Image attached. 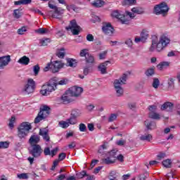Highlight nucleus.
I'll list each match as a JSON object with an SVG mask.
<instances>
[{
  "label": "nucleus",
  "instance_id": "obj_64",
  "mask_svg": "<svg viewBox=\"0 0 180 180\" xmlns=\"http://www.w3.org/2000/svg\"><path fill=\"white\" fill-rule=\"evenodd\" d=\"M86 180H94L95 179V176L94 175H90L86 173Z\"/></svg>",
  "mask_w": 180,
  "mask_h": 180
},
{
  "label": "nucleus",
  "instance_id": "obj_24",
  "mask_svg": "<svg viewBox=\"0 0 180 180\" xmlns=\"http://www.w3.org/2000/svg\"><path fill=\"white\" fill-rule=\"evenodd\" d=\"M105 4L106 3L102 0H96L91 3L92 6H94V8H102Z\"/></svg>",
  "mask_w": 180,
  "mask_h": 180
},
{
  "label": "nucleus",
  "instance_id": "obj_3",
  "mask_svg": "<svg viewBox=\"0 0 180 180\" xmlns=\"http://www.w3.org/2000/svg\"><path fill=\"white\" fill-rule=\"evenodd\" d=\"M56 89H57V77H53L41 86L40 94L42 96H49Z\"/></svg>",
  "mask_w": 180,
  "mask_h": 180
},
{
  "label": "nucleus",
  "instance_id": "obj_1",
  "mask_svg": "<svg viewBox=\"0 0 180 180\" xmlns=\"http://www.w3.org/2000/svg\"><path fill=\"white\" fill-rule=\"evenodd\" d=\"M171 43V39L165 34L161 35L159 39L155 37L152 40V44L149 49L150 51H162L164 49L168 47Z\"/></svg>",
  "mask_w": 180,
  "mask_h": 180
},
{
  "label": "nucleus",
  "instance_id": "obj_5",
  "mask_svg": "<svg viewBox=\"0 0 180 180\" xmlns=\"http://www.w3.org/2000/svg\"><path fill=\"white\" fill-rule=\"evenodd\" d=\"M127 79V75L124 74L121 78L119 79H115L114 81V88L116 92L117 96H122L124 94L123 88L122 85L126 84V81Z\"/></svg>",
  "mask_w": 180,
  "mask_h": 180
},
{
  "label": "nucleus",
  "instance_id": "obj_53",
  "mask_svg": "<svg viewBox=\"0 0 180 180\" xmlns=\"http://www.w3.org/2000/svg\"><path fill=\"white\" fill-rule=\"evenodd\" d=\"M44 118L43 117V116L39 114V112L38 113V115L37 116V117L34 120V123H40V122H41V120H43Z\"/></svg>",
  "mask_w": 180,
  "mask_h": 180
},
{
  "label": "nucleus",
  "instance_id": "obj_58",
  "mask_svg": "<svg viewBox=\"0 0 180 180\" xmlns=\"http://www.w3.org/2000/svg\"><path fill=\"white\" fill-rule=\"evenodd\" d=\"M33 71H34V75H37L39 74V72L40 71V66H39L38 65H34L33 68Z\"/></svg>",
  "mask_w": 180,
  "mask_h": 180
},
{
  "label": "nucleus",
  "instance_id": "obj_57",
  "mask_svg": "<svg viewBox=\"0 0 180 180\" xmlns=\"http://www.w3.org/2000/svg\"><path fill=\"white\" fill-rule=\"evenodd\" d=\"M117 119V115L116 114H111L108 118V122H115Z\"/></svg>",
  "mask_w": 180,
  "mask_h": 180
},
{
  "label": "nucleus",
  "instance_id": "obj_2",
  "mask_svg": "<svg viewBox=\"0 0 180 180\" xmlns=\"http://www.w3.org/2000/svg\"><path fill=\"white\" fill-rule=\"evenodd\" d=\"M112 18L118 19L122 25H129L131 22V19H134V13H131L130 11H126L125 14L119 13L117 11H114L111 13Z\"/></svg>",
  "mask_w": 180,
  "mask_h": 180
},
{
  "label": "nucleus",
  "instance_id": "obj_21",
  "mask_svg": "<svg viewBox=\"0 0 180 180\" xmlns=\"http://www.w3.org/2000/svg\"><path fill=\"white\" fill-rule=\"evenodd\" d=\"M110 61H105L101 64H100L98 67V71L101 72V74H106V69L108 68V64H109Z\"/></svg>",
  "mask_w": 180,
  "mask_h": 180
},
{
  "label": "nucleus",
  "instance_id": "obj_17",
  "mask_svg": "<svg viewBox=\"0 0 180 180\" xmlns=\"http://www.w3.org/2000/svg\"><path fill=\"white\" fill-rule=\"evenodd\" d=\"M39 115H41L44 119H46L49 115H50V108L47 105H44L40 108Z\"/></svg>",
  "mask_w": 180,
  "mask_h": 180
},
{
  "label": "nucleus",
  "instance_id": "obj_47",
  "mask_svg": "<svg viewBox=\"0 0 180 180\" xmlns=\"http://www.w3.org/2000/svg\"><path fill=\"white\" fill-rule=\"evenodd\" d=\"M89 55L88 49H82L80 51V57H85V58Z\"/></svg>",
  "mask_w": 180,
  "mask_h": 180
},
{
  "label": "nucleus",
  "instance_id": "obj_42",
  "mask_svg": "<svg viewBox=\"0 0 180 180\" xmlns=\"http://www.w3.org/2000/svg\"><path fill=\"white\" fill-rule=\"evenodd\" d=\"M17 178L18 179H29V174L27 173L18 174Z\"/></svg>",
  "mask_w": 180,
  "mask_h": 180
},
{
  "label": "nucleus",
  "instance_id": "obj_49",
  "mask_svg": "<svg viewBox=\"0 0 180 180\" xmlns=\"http://www.w3.org/2000/svg\"><path fill=\"white\" fill-rule=\"evenodd\" d=\"M67 82H68L67 79H62L58 81V78H57V85H67Z\"/></svg>",
  "mask_w": 180,
  "mask_h": 180
},
{
  "label": "nucleus",
  "instance_id": "obj_19",
  "mask_svg": "<svg viewBox=\"0 0 180 180\" xmlns=\"http://www.w3.org/2000/svg\"><path fill=\"white\" fill-rule=\"evenodd\" d=\"M39 136H41L45 141H49L50 136H49V129L42 128L39 130Z\"/></svg>",
  "mask_w": 180,
  "mask_h": 180
},
{
  "label": "nucleus",
  "instance_id": "obj_51",
  "mask_svg": "<svg viewBox=\"0 0 180 180\" xmlns=\"http://www.w3.org/2000/svg\"><path fill=\"white\" fill-rule=\"evenodd\" d=\"M79 131H82V132L86 131V125H85V124H84V123L79 124Z\"/></svg>",
  "mask_w": 180,
  "mask_h": 180
},
{
  "label": "nucleus",
  "instance_id": "obj_46",
  "mask_svg": "<svg viewBox=\"0 0 180 180\" xmlns=\"http://www.w3.org/2000/svg\"><path fill=\"white\" fill-rule=\"evenodd\" d=\"M145 74L146 77H153L154 75V68L148 69Z\"/></svg>",
  "mask_w": 180,
  "mask_h": 180
},
{
  "label": "nucleus",
  "instance_id": "obj_29",
  "mask_svg": "<svg viewBox=\"0 0 180 180\" xmlns=\"http://www.w3.org/2000/svg\"><path fill=\"white\" fill-rule=\"evenodd\" d=\"M137 1L136 0H124L122 2L123 6H131V5H136Z\"/></svg>",
  "mask_w": 180,
  "mask_h": 180
},
{
  "label": "nucleus",
  "instance_id": "obj_16",
  "mask_svg": "<svg viewBox=\"0 0 180 180\" xmlns=\"http://www.w3.org/2000/svg\"><path fill=\"white\" fill-rule=\"evenodd\" d=\"M61 101L63 102V103H70L72 102V96L71 94H68V90H67L61 96Z\"/></svg>",
  "mask_w": 180,
  "mask_h": 180
},
{
  "label": "nucleus",
  "instance_id": "obj_48",
  "mask_svg": "<svg viewBox=\"0 0 180 180\" xmlns=\"http://www.w3.org/2000/svg\"><path fill=\"white\" fill-rule=\"evenodd\" d=\"M48 30L46 28H39L38 30H35V33H39V34H44L47 33Z\"/></svg>",
  "mask_w": 180,
  "mask_h": 180
},
{
  "label": "nucleus",
  "instance_id": "obj_35",
  "mask_svg": "<svg viewBox=\"0 0 180 180\" xmlns=\"http://www.w3.org/2000/svg\"><path fill=\"white\" fill-rule=\"evenodd\" d=\"M58 126L59 127H61L62 129H67L68 127H70V124H68V122L67 121H60L58 122Z\"/></svg>",
  "mask_w": 180,
  "mask_h": 180
},
{
  "label": "nucleus",
  "instance_id": "obj_44",
  "mask_svg": "<svg viewBox=\"0 0 180 180\" xmlns=\"http://www.w3.org/2000/svg\"><path fill=\"white\" fill-rule=\"evenodd\" d=\"M131 12H132L131 13H134V16H136L134 13H137L138 15H141V13H143V11H141V9L137 7L133 8L131 9Z\"/></svg>",
  "mask_w": 180,
  "mask_h": 180
},
{
  "label": "nucleus",
  "instance_id": "obj_50",
  "mask_svg": "<svg viewBox=\"0 0 180 180\" xmlns=\"http://www.w3.org/2000/svg\"><path fill=\"white\" fill-rule=\"evenodd\" d=\"M108 54V51H104L99 53L98 57L100 60H105L106 58V55Z\"/></svg>",
  "mask_w": 180,
  "mask_h": 180
},
{
  "label": "nucleus",
  "instance_id": "obj_31",
  "mask_svg": "<svg viewBox=\"0 0 180 180\" xmlns=\"http://www.w3.org/2000/svg\"><path fill=\"white\" fill-rule=\"evenodd\" d=\"M56 56L58 57V58H64V57H65V49L64 48L58 49Z\"/></svg>",
  "mask_w": 180,
  "mask_h": 180
},
{
  "label": "nucleus",
  "instance_id": "obj_4",
  "mask_svg": "<svg viewBox=\"0 0 180 180\" xmlns=\"http://www.w3.org/2000/svg\"><path fill=\"white\" fill-rule=\"evenodd\" d=\"M32 130V124L28 122L21 123L18 127V137L20 140H25Z\"/></svg>",
  "mask_w": 180,
  "mask_h": 180
},
{
  "label": "nucleus",
  "instance_id": "obj_45",
  "mask_svg": "<svg viewBox=\"0 0 180 180\" xmlns=\"http://www.w3.org/2000/svg\"><path fill=\"white\" fill-rule=\"evenodd\" d=\"M26 32H27V27H22L21 28L18 29L17 32L18 34H25V33H26Z\"/></svg>",
  "mask_w": 180,
  "mask_h": 180
},
{
  "label": "nucleus",
  "instance_id": "obj_13",
  "mask_svg": "<svg viewBox=\"0 0 180 180\" xmlns=\"http://www.w3.org/2000/svg\"><path fill=\"white\" fill-rule=\"evenodd\" d=\"M102 30L103 33L108 36H112L113 32H115V29L112 27L110 23H104L102 27Z\"/></svg>",
  "mask_w": 180,
  "mask_h": 180
},
{
  "label": "nucleus",
  "instance_id": "obj_55",
  "mask_svg": "<svg viewBox=\"0 0 180 180\" xmlns=\"http://www.w3.org/2000/svg\"><path fill=\"white\" fill-rule=\"evenodd\" d=\"M125 44H127V46H128V47H129V49H131L133 47V40H131V39H127L125 41Z\"/></svg>",
  "mask_w": 180,
  "mask_h": 180
},
{
  "label": "nucleus",
  "instance_id": "obj_6",
  "mask_svg": "<svg viewBox=\"0 0 180 180\" xmlns=\"http://www.w3.org/2000/svg\"><path fill=\"white\" fill-rule=\"evenodd\" d=\"M49 6L51 9H53L52 11L48 12L49 16L54 18L55 19H61V17L64 13V9L51 4H49Z\"/></svg>",
  "mask_w": 180,
  "mask_h": 180
},
{
  "label": "nucleus",
  "instance_id": "obj_52",
  "mask_svg": "<svg viewBox=\"0 0 180 180\" xmlns=\"http://www.w3.org/2000/svg\"><path fill=\"white\" fill-rule=\"evenodd\" d=\"M15 120V117H11L8 123V127H10V129H12L14 127Z\"/></svg>",
  "mask_w": 180,
  "mask_h": 180
},
{
  "label": "nucleus",
  "instance_id": "obj_38",
  "mask_svg": "<svg viewBox=\"0 0 180 180\" xmlns=\"http://www.w3.org/2000/svg\"><path fill=\"white\" fill-rule=\"evenodd\" d=\"M13 16L15 18V19H19L22 16V13L20 9H15L13 11Z\"/></svg>",
  "mask_w": 180,
  "mask_h": 180
},
{
  "label": "nucleus",
  "instance_id": "obj_40",
  "mask_svg": "<svg viewBox=\"0 0 180 180\" xmlns=\"http://www.w3.org/2000/svg\"><path fill=\"white\" fill-rule=\"evenodd\" d=\"M66 120L68 121L69 126L70 124H72V125L77 124V118H75L72 115H71V117Z\"/></svg>",
  "mask_w": 180,
  "mask_h": 180
},
{
  "label": "nucleus",
  "instance_id": "obj_15",
  "mask_svg": "<svg viewBox=\"0 0 180 180\" xmlns=\"http://www.w3.org/2000/svg\"><path fill=\"white\" fill-rule=\"evenodd\" d=\"M9 63H11V56L0 57V70H3Z\"/></svg>",
  "mask_w": 180,
  "mask_h": 180
},
{
  "label": "nucleus",
  "instance_id": "obj_7",
  "mask_svg": "<svg viewBox=\"0 0 180 180\" xmlns=\"http://www.w3.org/2000/svg\"><path fill=\"white\" fill-rule=\"evenodd\" d=\"M36 88V82L33 79H28L27 84L24 86L22 89V93L24 95H30L34 92V89Z\"/></svg>",
  "mask_w": 180,
  "mask_h": 180
},
{
  "label": "nucleus",
  "instance_id": "obj_63",
  "mask_svg": "<svg viewBox=\"0 0 180 180\" xmlns=\"http://www.w3.org/2000/svg\"><path fill=\"white\" fill-rule=\"evenodd\" d=\"M66 8L68 10V11H75V6L74 5H68L67 3H66Z\"/></svg>",
  "mask_w": 180,
  "mask_h": 180
},
{
  "label": "nucleus",
  "instance_id": "obj_28",
  "mask_svg": "<svg viewBox=\"0 0 180 180\" xmlns=\"http://www.w3.org/2000/svg\"><path fill=\"white\" fill-rule=\"evenodd\" d=\"M67 61V66L68 67H71L72 68H74L77 67V60L72 58H68L66 60Z\"/></svg>",
  "mask_w": 180,
  "mask_h": 180
},
{
  "label": "nucleus",
  "instance_id": "obj_11",
  "mask_svg": "<svg viewBox=\"0 0 180 180\" xmlns=\"http://www.w3.org/2000/svg\"><path fill=\"white\" fill-rule=\"evenodd\" d=\"M66 30H70L74 35L79 34L81 31V27L77 24V21L73 20L70 21V24L68 27H66Z\"/></svg>",
  "mask_w": 180,
  "mask_h": 180
},
{
  "label": "nucleus",
  "instance_id": "obj_18",
  "mask_svg": "<svg viewBox=\"0 0 180 180\" xmlns=\"http://www.w3.org/2000/svg\"><path fill=\"white\" fill-rule=\"evenodd\" d=\"M30 146H39L38 143H40V136L39 135H32L29 139Z\"/></svg>",
  "mask_w": 180,
  "mask_h": 180
},
{
  "label": "nucleus",
  "instance_id": "obj_39",
  "mask_svg": "<svg viewBox=\"0 0 180 180\" xmlns=\"http://www.w3.org/2000/svg\"><path fill=\"white\" fill-rule=\"evenodd\" d=\"M9 144L8 141H0V150L8 148Z\"/></svg>",
  "mask_w": 180,
  "mask_h": 180
},
{
  "label": "nucleus",
  "instance_id": "obj_20",
  "mask_svg": "<svg viewBox=\"0 0 180 180\" xmlns=\"http://www.w3.org/2000/svg\"><path fill=\"white\" fill-rule=\"evenodd\" d=\"M161 110H167L168 112L174 109V104L171 102L165 103L160 108Z\"/></svg>",
  "mask_w": 180,
  "mask_h": 180
},
{
  "label": "nucleus",
  "instance_id": "obj_27",
  "mask_svg": "<svg viewBox=\"0 0 180 180\" xmlns=\"http://www.w3.org/2000/svg\"><path fill=\"white\" fill-rule=\"evenodd\" d=\"M148 31L147 30H143L141 32L140 34V37L141 38V39L143 41L144 43H146V41H147V39H148Z\"/></svg>",
  "mask_w": 180,
  "mask_h": 180
},
{
  "label": "nucleus",
  "instance_id": "obj_33",
  "mask_svg": "<svg viewBox=\"0 0 180 180\" xmlns=\"http://www.w3.org/2000/svg\"><path fill=\"white\" fill-rule=\"evenodd\" d=\"M86 63L87 64H94L95 63V58L91 54L87 55L85 58Z\"/></svg>",
  "mask_w": 180,
  "mask_h": 180
},
{
  "label": "nucleus",
  "instance_id": "obj_54",
  "mask_svg": "<svg viewBox=\"0 0 180 180\" xmlns=\"http://www.w3.org/2000/svg\"><path fill=\"white\" fill-rule=\"evenodd\" d=\"M148 109H149L150 113H154L157 112L158 108H157V105H152L149 106Z\"/></svg>",
  "mask_w": 180,
  "mask_h": 180
},
{
  "label": "nucleus",
  "instance_id": "obj_59",
  "mask_svg": "<svg viewBox=\"0 0 180 180\" xmlns=\"http://www.w3.org/2000/svg\"><path fill=\"white\" fill-rule=\"evenodd\" d=\"M58 152V148H55L52 150H51L50 155H51V157H54V155H56V154H57Z\"/></svg>",
  "mask_w": 180,
  "mask_h": 180
},
{
  "label": "nucleus",
  "instance_id": "obj_62",
  "mask_svg": "<svg viewBox=\"0 0 180 180\" xmlns=\"http://www.w3.org/2000/svg\"><path fill=\"white\" fill-rule=\"evenodd\" d=\"M86 40H87V41H94V35H92L91 34H87Z\"/></svg>",
  "mask_w": 180,
  "mask_h": 180
},
{
  "label": "nucleus",
  "instance_id": "obj_37",
  "mask_svg": "<svg viewBox=\"0 0 180 180\" xmlns=\"http://www.w3.org/2000/svg\"><path fill=\"white\" fill-rule=\"evenodd\" d=\"M82 112L81 110H72V112H71V116H72L73 117L76 118L77 117H79V116H81Z\"/></svg>",
  "mask_w": 180,
  "mask_h": 180
},
{
  "label": "nucleus",
  "instance_id": "obj_22",
  "mask_svg": "<svg viewBox=\"0 0 180 180\" xmlns=\"http://www.w3.org/2000/svg\"><path fill=\"white\" fill-rule=\"evenodd\" d=\"M171 63L168 61L160 62L156 67L159 71H162V70H165V68H168Z\"/></svg>",
  "mask_w": 180,
  "mask_h": 180
},
{
  "label": "nucleus",
  "instance_id": "obj_60",
  "mask_svg": "<svg viewBox=\"0 0 180 180\" xmlns=\"http://www.w3.org/2000/svg\"><path fill=\"white\" fill-rule=\"evenodd\" d=\"M134 43L139 44V43H144V42L141 39V37H136L134 39Z\"/></svg>",
  "mask_w": 180,
  "mask_h": 180
},
{
  "label": "nucleus",
  "instance_id": "obj_56",
  "mask_svg": "<svg viewBox=\"0 0 180 180\" xmlns=\"http://www.w3.org/2000/svg\"><path fill=\"white\" fill-rule=\"evenodd\" d=\"M86 172L85 171H82L77 174V178H79V179H82V178H84V176H86Z\"/></svg>",
  "mask_w": 180,
  "mask_h": 180
},
{
  "label": "nucleus",
  "instance_id": "obj_25",
  "mask_svg": "<svg viewBox=\"0 0 180 180\" xmlns=\"http://www.w3.org/2000/svg\"><path fill=\"white\" fill-rule=\"evenodd\" d=\"M18 63L22 65H28L29 63H30V59L27 56H24L18 60Z\"/></svg>",
  "mask_w": 180,
  "mask_h": 180
},
{
  "label": "nucleus",
  "instance_id": "obj_9",
  "mask_svg": "<svg viewBox=\"0 0 180 180\" xmlns=\"http://www.w3.org/2000/svg\"><path fill=\"white\" fill-rule=\"evenodd\" d=\"M29 153L34 158H39L43 154V148H41V146L40 145L30 146Z\"/></svg>",
  "mask_w": 180,
  "mask_h": 180
},
{
  "label": "nucleus",
  "instance_id": "obj_34",
  "mask_svg": "<svg viewBox=\"0 0 180 180\" xmlns=\"http://www.w3.org/2000/svg\"><path fill=\"white\" fill-rule=\"evenodd\" d=\"M149 117H150V119H154L155 120H160V119H161V115L155 112H149Z\"/></svg>",
  "mask_w": 180,
  "mask_h": 180
},
{
  "label": "nucleus",
  "instance_id": "obj_26",
  "mask_svg": "<svg viewBox=\"0 0 180 180\" xmlns=\"http://www.w3.org/2000/svg\"><path fill=\"white\" fill-rule=\"evenodd\" d=\"M139 139L142 141H151V140H153V135L150 134H145L143 135H141Z\"/></svg>",
  "mask_w": 180,
  "mask_h": 180
},
{
  "label": "nucleus",
  "instance_id": "obj_30",
  "mask_svg": "<svg viewBox=\"0 0 180 180\" xmlns=\"http://www.w3.org/2000/svg\"><path fill=\"white\" fill-rule=\"evenodd\" d=\"M145 125L146 126L148 130H153V129H155V123L152 122L148 120L145 121Z\"/></svg>",
  "mask_w": 180,
  "mask_h": 180
},
{
  "label": "nucleus",
  "instance_id": "obj_12",
  "mask_svg": "<svg viewBox=\"0 0 180 180\" xmlns=\"http://www.w3.org/2000/svg\"><path fill=\"white\" fill-rule=\"evenodd\" d=\"M84 92V89L82 87H77V86H72L70 87L68 90V95H71L72 96H79L81 94Z\"/></svg>",
  "mask_w": 180,
  "mask_h": 180
},
{
  "label": "nucleus",
  "instance_id": "obj_8",
  "mask_svg": "<svg viewBox=\"0 0 180 180\" xmlns=\"http://www.w3.org/2000/svg\"><path fill=\"white\" fill-rule=\"evenodd\" d=\"M168 11H169L168 5L167 3L162 2L154 7L153 12L155 15H163V16H165L168 13Z\"/></svg>",
  "mask_w": 180,
  "mask_h": 180
},
{
  "label": "nucleus",
  "instance_id": "obj_41",
  "mask_svg": "<svg viewBox=\"0 0 180 180\" xmlns=\"http://www.w3.org/2000/svg\"><path fill=\"white\" fill-rule=\"evenodd\" d=\"M152 86L155 89H158V87L160 86V79H158V78H154L152 84Z\"/></svg>",
  "mask_w": 180,
  "mask_h": 180
},
{
  "label": "nucleus",
  "instance_id": "obj_10",
  "mask_svg": "<svg viewBox=\"0 0 180 180\" xmlns=\"http://www.w3.org/2000/svg\"><path fill=\"white\" fill-rule=\"evenodd\" d=\"M116 153H118L117 149H114L109 153V156L106 158L103 159V164L109 165L110 164H114L116 161Z\"/></svg>",
  "mask_w": 180,
  "mask_h": 180
},
{
  "label": "nucleus",
  "instance_id": "obj_61",
  "mask_svg": "<svg viewBox=\"0 0 180 180\" xmlns=\"http://www.w3.org/2000/svg\"><path fill=\"white\" fill-rule=\"evenodd\" d=\"M51 67H52L51 63H48L46 65V66L44 68V71L45 72H47V71H49V70H51Z\"/></svg>",
  "mask_w": 180,
  "mask_h": 180
},
{
  "label": "nucleus",
  "instance_id": "obj_14",
  "mask_svg": "<svg viewBox=\"0 0 180 180\" xmlns=\"http://www.w3.org/2000/svg\"><path fill=\"white\" fill-rule=\"evenodd\" d=\"M52 67L51 71L53 73L58 72L60 71V68H63L64 67V63L62 61L56 60L53 63H51Z\"/></svg>",
  "mask_w": 180,
  "mask_h": 180
},
{
  "label": "nucleus",
  "instance_id": "obj_23",
  "mask_svg": "<svg viewBox=\"0 0 180 180\" xmlns=\"http://www.w3.org/2000/svg\"><path fill=\"white\" fill-rule=\"evenodd\" d=\"M167 88L169 91H174L175 89V79L172 77L168 79Z\"/></svg>",
  "mask_w": 180,
  "mask_h": 180
},
{
  "label": "nucleus",
  "instance_id": "obj_36",
  "mask_svg": "<svg viewBox=\"0 0 180 180\" xmlns=\"http://www.w3.org/2000/svg\"><path fill=\"white\" fill-rule=\"evenodd\" d=\"M51 40L49 38H42L39 40L40 46H47Z\"/></svg>",
  "mask_w": 180,
  "mask_h": 180
},
{
  "label": "nucleus",
  "instance_id": "obj_32",
  "mask_svg": "<svg viewBox=\"0 0 180 180\" xmlns=\"http://www.w3.org/2000/svg\"><path fill=\"white\" fill-rule=\"evenodd\" d=\"M108 147H109V143L108 142H103L98 148L99 154H103L104 150H108Z\"/></svg>",
  "mask_w": 180,
  "mask_h": 180
},
{
  "label": "nucleus",
  "instance_id": "obj_43",
  "mask_svg": "<svg viewBox=\"0 0 180 180\" xmlns=\"http://www.w3.org/2000/svg\"><path fill=\"white\" fill-rule=\"evenodd\" d=\"M171 164H172V161L171 160H165L162 162V165L165 167V168H169L171 167Z\"/></svg>",
  "mask_w": 180,
  "mask_h": 180
}]
</instances>
